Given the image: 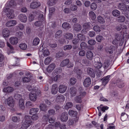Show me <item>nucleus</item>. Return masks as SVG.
<instances>
[{"label": "nucleus", "instance_id": "1", "mask_svg": "<svg viewBox=\"0 0 129 129\" xmlns=\"http://www.w3.org/2000/svg\"><path fill=\"white\" fill-rule=\"evenodd\" d=\"M25 121L22 125L21 129H26L32 123V122L30 119L29 115H25Z\"/></svg>", "mask_w": 129, "mask_h": 129}, {"label": "nucleus", "instance_id": "2", "mask_svg": "<svg viewBox=\"0 0 129 129\" xmlns=\"http://www.w3.org/2000/svg\"><path fill=\"white\" fill-rule=\"evenodd\" d=\"M6 9L7 10V12L6 13L7 16L10 19H13L14 18L15 15L14 13V10L12 9H8L7 8Z\"/></svg>", "mask_w": 129, "mask_h": 129}, {"label": "nucleus", "instance_id": "3", "mask_svg": "<svg viewBox=\"0 0 129 129\" xmlns=\"http://www.w3.org/2000/svg\"><path fill=\"white\" fill-rule=\"evenodd\" d=\"M5 103H7L8 105L10 107H13L14 104V100L12 96L9 97L5 101Z\"/></svg>", "mask_w": 129, "mask_h": 129}, {"label": "nucleus", "instance_id": "4", "mask_svg": "<svg viewBox=\"0 0 129 129\" xmlns=\"http://www.w3.org/2000/svg\"><path fill=\"white\" fill-rule=\"evenodd\" d=\"M121 1L122 2L119 3L118 4L117 6L118 9L124 12H126L127 5L125 4V3L122 2L121 0Z\"/></svg>", "mask_w": 129, "mask_h": 129}, {"label": "nucleus", "instance_id": "5", "mask_svg": "<svg viewBox=\"0 0 129 129\" xmlns=\"http://www.w3.org/2000/svg\"><path fill=\"white\" fill-rule=\"evenodd\" d=\"M68 113L66 112H64L61 114L60 116V120L62 122H66L68 120Z\"/></svg>", "mask_w": 129, "mask_h": 129}, {"label": "nucleus", "instance_id": "6", "mask_svg": "<svg viewBox=\"0 0 129 129\" xmlns=\"http://www.w3.org/2000/svg\"><path fill=\"white\" fill-rule=\"evenodd\" d=\"M87 74L91 78L95 77V73L94 70L91 68H88L87 69Z\"/></svg>", "mask_w": 129, "mask_h": 129}, {"label": "nucleus", "instance_id": "7", "mask_svg": "<svg viewBox=\"0 0 129 129\" xmlns=\"http://www.w3.org/2000/svg\"><path fill=\"white\" fill-rule=\"evenodd\" d=\"M91 79L90 77H87L85 78L83 82L84 86L86 87H89L91 84Z\"/></svg>", "mask_w": 129, "mask_h": 129}, {"label": "nucleus", "instance_id": "8", "mask_svg": "<svg viewBox=\"0 0 129 129\" xmlns=\"http://www.w3.org/2000/svg\"><path fill=\"white\" fill-rule=\"evenodd\" d=\"M81 25L80 24L76 23L74 24L73 26V30L76 31L78 32L82 29Z\"/></svg>", "mask_w": 129, "mask_h": 129}, {"label": "nucleus", "instance_id": "9", "mask_svg": "<svg viewBox=\"0 0 129 129\" xmlns=\"http://www.w3.org/2000/svg\"><path fill=\"white\" fill-rule=\"evenodd\" d=\"M41 5V4L39 2H32L30 5V7L33 9H35L38 7H40Z\"/></svg>", "mask_w": 129, "mask_h": 129}, {"label": "nucleus", "instance_id": "10", "mask_svg": "<svg viewBox=\"0 0 129 129\" xmlns=\"http://www.w3.org/2000/svg\"><path fill=\"white\" fill-rule=\"evenodd\" d=\"M19 19L21 22H25L27 20L26 16L24 14H21L19 15L18 17Z\"/></svg>", "mask_w": 129, "mask_h": 129}, {"label": "nucleus", "instance_id": "11", "mask_svg": "<svg viewBox=\"0 0 129 129\" xmlns=\"http://www.w3.org/2000/svg\"><path fill=\"white\" fill-rule=\"evenodd\" d=\"M9 40L10 43L13 45L16 44L18 42V39L15 37H11L9 39Z\"/></svg>", "mask_w": 129, "mask_h": 129}, {"label": "nucleus", "instance_id": "12", "mask_svg": "<svg viewBox=\"0 0 129 129\" xmlns=\"http://www.w3.org/2000/svg\"><path fill=\"white\" fill-rule=\"evenodd\" d=\"M43 46L41 47L40 49V51H43V54L45 56H46L49 55L50 54V52L46 48H44L43 51Z\"/></svg>", "mask_w": 129, "mask_h": 129}, {"label": "nucleus", "instance_id": "13", "mask_svg": "<svg viewBox=\"0 0 129 129\" xmlns=\"http://www.w3.org/2000/svg\"><path fill=\"white\" fill-rule=\"evenodd\" d=\"M115 47L113 45L110 46V47H106L105 49L106 52L110 54H112L113 52V50L115 49Z\"/></svg>", "mask_w": 129, "mask_h": 129}, {"label": "nucleus", "instance_id": "14", "mask_svg": "<svg viewBox=\"0 0 129 129\" xmlns=\"http://www.w3.org/2000/svg\"><path fill=\"white\" fill-rule=\"evenodd\" d=\"M58 91V86L57 84H55L53 85L51 89V93L52 94H55Z\"/></svg>", "mask_w": 129, "mask_h": 129}, {"label": "nucleus", "instance_id": "15", "mask_svg": "<svg viewBox=\"0 0 129 129\" xmlns=\"http://www.w3.org/2000/svg\"><path fill=\"white\" fill-rule=\"evenodd\" d=\"M67 86L65 85H61L58 87L59 91L61 93H64L66 90Z\"/></svg>", "mask_w": 129, "mask_h": 129}, {"label": "nucleus", "instance_id": "16", "mask_svg": "<svg viewBox=\"0 0 129 129\" xmlns=\"http://www.w3.org/2000/svg\"><path fill=\"white\" fill-rule=\"evenodd\" d=\"M29 98L31 101L34 102L37 100V94L36 93L31 92L29 94Z\"/></svg>", "mask_w": 129, "mask_h": 129}, {"label": "nucleus", "instance_id": "17", "mask_svg": "<svg viewBox=\"0 0 129 129\" xmlns=\"http://www.w3.org/2000/svg\"><path fill=\"white\" fill-rule=\"evenodd\" d=\"M55 65L54 63H52L50 64L47 67V71L48 72H51L55 68Z\"/></svg>", "mask_w": 129, "mask_h": 129}, {"label": "nucleus", "instance_id": "18", "mask_svg": "<svg viewBox=\"0 0 129 129\" xmlns=\"http://www.w3.org/2000/svg\"><path fill=\"white\" fill-rule=\"evenodd\" d=\"M77 90L75 87L71 88L70 89V92L71 95L72 96H75Z\"/></svg>", "mask_w": 129, "mask_h": 129}, {"label": "nucleus", "instance_id": "19", "mask_svg": "<svg viewBox=\"0 0 129 129\" xmlns=\"http://www.w3.org/2000/svg\"><path fill=\"white\" fill-rule=\"evenodd\" d=\"M33 14H30L29 18V21H32L35 18V16L38 15V12L37 11H34L33 12Z\"/></svg>", "mask_w": 129, "mask_h": 129}, {"label": "nucleus", "instance_id": "20", "mask_svg": "<svg viewBox=\"0 0 129 129\" xmlns=\"http://www.w3.org/2000/svg\"><path fill=\"white\" fill-rule=\"evenodd\" d=\"M10 34L9 31L8 29H4L3 30L2 34L3 36L5 38H7L8 37Z\"/></svg>", "mask_w": 129, "mask_h": 129}, {"label": "nucleus", "instance_id": "21", "mask_svg": "<svg viewBox=\"0 0 129 129\" xmlns=\"http://www.w3.org/2000/svg\"><path fill=\"white\" fill-rule=\"evenodd\" d=\"M16 24V21L15 20H10L8 21L6 23L7 26L9 27L15 25Z\"/></svg>", "mask_w": 129, "mask_h": 129}, {"label": "nucleus", "instance_id": "22", "mask_svg": "<svg viewBox=\"0 0 129 129\" xmlns=\"http://www.w3.org/2000/svg\"><path fill=\"white\" fill-rule=\"evenodd\" d=\"M69 62V60L68 59H66L63 60L61 62L60 66L61 67H63L67 66Z\"/></svg>", "mask_w": 129, "mask_h": 129}, {"label": "nucleus", "instance_id": "23", "mask_svg": "<svg viewBox=\"0 0 129 129\" xmlns=\"http://www.w3.org/2000/svg\"><path fill=\"white\" fill-rule=\"evenodd\" d=\"M86 56L88 59L91 60L93 57V54L91 51H88L86 53Z\"/></svg>", "mask_w": 129, "mask_h": 129}, {"label": "nucleus", "instance_id": "24", "mask_svg": "<svg viewBox=\"0 0 129 129\" xmlns=\"http://www.w3.org/2000/svg\"><path fill=\"white\" fill-rule=\"evenodd\" d=\"M110 76V75H108L103 78L102 79L103 83L105 84H107L110 80L109 78Z\"/></svg>", "mask_w": 129, "mask_h": 129}, {"label": "nucleus", "instance_id": "25", "mask_svg": "<svg viewBox=\"0 0 129 129\" xmlns=\"http://www.w3.org/2000/svg\"><path fill=\"white\" fill-rule=\"evenodd\" d=\"M39 109L38 108H32L30 110L29 113L30 115L36 114L39 111Z\"/></svg>", "mask_w": 129, "mask_h": 129}, {"label": "nucleus", "instance_id": "26", "mask_svg": "<svg viewBox=\"0 0 129 129\" xmlns=\"http://www.w3.org/2000/svg\"><path fill=\"white\" fill-rule=\"evenodd\" d=\"M74 70V72L78 75H81L82 73L81 69L79 67H75Z\"/></svg>", "mask_w": 129, "mask_h": 129}, {"label": "nucleus", "instance_id": "27", "mask_svg": "<svg viewBox=\"0 0 129 129\" xmlns=\"http://www.w3.org/2000/svg\"><path fill=\"white\" fill-rule=\"evenodd\" d=\"M68 113L70 116L74 117L76 116L78 114L77 112V111L73 110H70L69 111Z\"/></svg>", "mask_w": 129, "mask_h": 129}, {"label": "nucleus", "instance_id": "28", "mask_svg": "<svg viewBox=\"0 0 129 129\" xmlns=\"http://www.w3.org/2000/svg\"><path fill=\"white\" fill-rule=\"evenodd\" d=\"M64 36L66 39L71 40L73 38V35L71 33L67 32L64 34Z\"/></svg>", "mask_w": 129, "mask_h": 129}, {"label": "nucleus", "instance_id": "29", "mask_svg": "<svg viewBox=\"0 0 129 129\" xmlns=\"http://www.w3.org/2000/svg\"><path fill=\"white\" fill-rule=\"evenodd\" d=\"M19 106L20 108L22 109H23L24 108V102L23 99L22 98L20 99H19Z\"/></svg>", "mask_w": 129, "mask_h": 129}, {"label": "nucleus", "instance_id": "30", "mask_svg": "<svg viewBox=\"0 0 129 129\" xmlns=\"http://www.w3.org/2000/svg\"><path fill=\"white\" fill-rule=\"evenodd\" d=\"M91 23L90 22H87L84 24L83 27L85 29H90L91 28Z\"/></svg>", "mask_w": 129, "mask_h": 129}, {"label": "nucleus", "instance_id": "31", "mask_svg": "<svg viewBox=\"0 0 129 129\" xmlns=\"http://www.w3.org/2000/svg\"><path fill=\"white\" fill-rule=\"evenodd\" d=\"M40 107L41 110L44 112L46 111L47 109V106L44 103L41 104L40 105Z\"/></svg>", "mask_w": 129, "mask_h": 129}, {"label": "nucleus", "instance_id": "32", "mask_svg": "<svg viewBox=\"0 0 129 129\" xmlns=\"http://www.w3.org/2000/svg\"><path fill=\"white\" fill-rule=\"evenodd\" d=\"M62 27L65 29L68 30L71 28V26L70 25L69 23L67 22H64L62 25Z\"/></svg>", "mask_w": 129, "mask_h": 129}, {"label": "nucleus", "instance_id": "33", "mask_svg": "<svg viewBox=\"0 0 129 129\" xmlns=\"http://www.w3.org/2000/svg\"><path fill=\"white\" fill-rule=\"evenodd\" d=\"M44 22V21L40 20V19L38 20V21H36L35 23V25L36 26L39 27L42 25Z\"/></svg>", "mask_w": 129, "mask_h": 129}, {"label": "nucleus", "instance_id": "34", "mask_svg": "<svg viewBox=\"0 0 129 129\" xmlns=\"http://www.w3.org/2000/svg\"><path fill=\"white\" fill-rule=\"evenodd\" d=\"M82 98L80 95L77 96L74 99V100L75 102L78 103H81L82 102Z\"/></svg>", "mask_w": 129, "mask_h": 129}, {"label": "nucleus", "instance_id": "35", "mask_svg": "<svg viewBox=\"0 0 129 129\" xmlns=\"http://www.w3.org/2000/svg\"><path fill=\"white\" fill-rule=\"evenodd\" d=\"M78 39L80 41H84L85 39V37L84 35L81 34H78L77 35Z\"/></svg>", "mask_w": 129, "mask_h": 129}, {"label": "nucleus", "instance_id": "36", "mask_svg": "<svg viewBox=\"0 0 129 129\" xmlns=\"http://www.w3.org/2000/svg\"><path fill=\"white\" fill-rule=\"evenodd\" d=\"M13 88L11 87H8L5 88L3 89V91L6 92H9L13 91Z\"/></svg>", "mask_w": 129, "mask_h": 129}, {"label": "nucleus", "instance_id": "37", "mask_svg": "<svg viewBox=\"0 0 129 129\" xmlns=\"http://www.w3.org/2000/svg\"><path fill=\"white\" fill-rule=\"evenodd\" d=\"M62 34V31L59 30L57 31L55 35V38L56 39L59 38L61 36Z\"/></svg>", "mask_w": 129, "mask_h": 129}, {"label": "nucleus", "instance_id": "38", "mask_svg": "<svg viewBox=\"0 0 129 129\" xmlns=\"http://www.w3.org/2000/svg\"><path fill=\"white\" fill-rule=\"evenodd\" d=\"M94 66L96 68L99 69L101 68L102 67L103 64L101 62L95 61Z\"/></svg>", "mask_w": 129, "mask_h": 129}, {"label": "nucleus", "instance_id": "39", "mask_svg": "<svg viewBox=\"0 0 129 129\" xmlns=\"http://www.w3.org/2000/svg\"><path fill=\"white\" fill-rule=\"evenodd\" d=\"M97 21L99 23L101 24H103L105 22V20L104 18L100 16H98Z\"/></svg>", "mask_w": 129, "mask_h": 129}, {"label": "nucleus", "instance_id": "40", "mask_svg": "<svg viewBox=\"0 0 129 129\" xmlns=\"http://www.w3.org/2000/svg\"><path fill=\"white\" fill-rule=\"evenodd\" d=\"M96 41L99 42L104 40V39L103 37L100 35L97 36L96 37Z\"/></svg>", "mask_w": 129, "mask_h": 129}, {"label": "nucleus", "instance_id": "41", "mask_svg": "<svg viewBox=\"0 0 129 129\" xmlns=\"http://www.w3.org/2000/svg\"><path fill=\"white\" fill-rule=\"evenodd\" d=\"M40 40L38 37L35 38L33 40V44L34 45L37 46L39 43Z\"/></svg>", "mask_w": 129, "mask_h": 129}, {"label": "nucleus", "instance_id": "42", "mask_svg": "<svg viewBox=\"0 0 129 129\" xmlns=\"http://www.w3.org/2000/svg\"><path fill=\"white\" fill-rule=\"evenodd\" d=\"M4 59V55L2 54H0V67H2L4 65V63L3 61Z\"/></svg>", "mask_w": 129, "mask_h": 129}, {"label": "nucleus", "instance_id": "43", "mask_svg": "<svg viewBox=\"0 0 129 129\" xmlns=\"http://www.w3.org/2000/svg\"><path fill=\"white\" fill-rule=\"evenodd\" d=\"M89 15L90 18L93 20H94L96 17L95 13L92 11H90L89 12Z\"/></svg>", "mask_w": 129, "mask_h": 129}, {"label": "nucleus", "instance_id": "44", "mask_svg": "<svg viewBox=\"0 0 129 129\" xmlns=\"http://www.w3.org/2000/svg\"><path fill=\"white\" fill-rule=\"evenodd\" d=\"M16 4L14 0H11L9 4V6L10 7L14 8L16 6Z\"/></svg>", "mask_w": 129, "mask_h": 129}, {"label": "nucleus", "instance_id": "45", "mask_svg": "<svg viewBox=\"0 0 129 129\" xmlns=\"http://www.w3.org/2000/svg\"><path fill=\"white\" fill-rule=\"evenodd\" d=\"M19 47L21 49L25 50L27 48V46L26 44L22 43L19 45Z\"/></svg>", "mask_w": 129, "mask_h": 129}, {"label": "nucleus", "instance_id": "46", "mask_svg": "<svg viewBox=\"0 0 129 129\" xmlns=\"http://www.w3.org/2000/svg\"><path fill=\"white\" fill-rule=\"evenodd\" d=\"M73 106V103L71 102H69L66 103L64 108L66 109H68L69 108L72 107Z\"/></svg>", "mask_w": 129, "mask_h": 129}, {"label": "nucleus", "instance_id": "47", "mask_svg": "<svg viewBox=\"0 0 129 129\" xmlns=\"http://www.w3.org/2000/svg\"><path fill=\"white\" fill-rule=\"evenodd\" d=\"M125 19L124 16L121 15L118 18L117 20L119 22H123L125 20Z\"/></svg>", "mask_w": 129, "mask_h": 129}, {"label": "nucleus", "instance_id": "48", "mask_svg": "<svg viewBox=\"0 0 129 129\" xmlns=\"http://www.w3.org/2000/svg\"><path fill=\"white\" fill-rule=\"evenodd\" d=\"M49 117V116L47 114H45L44 115L43 117V121L44 122L45 124H47Z\"/></svg>", "mask_w": 129, "mask_h": 129}, {"label": "nucleus", "instance_id": "49", "mask_svg": "<svg viewBox=\"0 0 129 129\" xmlns=\"http://www.w3.org/2000/svg\"><path fill=\"white\" fill-rule=\"evenodd\" d=\"M112 14L114 16L117 17L120 14V11L117 10H114L112 12Z\"/></svg>", "mask_w": 129, "mask_h": 129}, {"label": "nucleus", "instance_id": "50", "mask_svg": "<svg viewBox=\"0 0 129 129\" xmlns=\"http://www.w3.org/2000/svg\"><path fill=\"white\" fill-rule=\"evenodd\" d=\"M80 46L82 49H85L87 47V45L86 43L83 42L80 43Z\"/></svg>", "mask_w": 129, "mask_h": 129}, {"label": "nucleus", "instance_id": "51", "mask_svg": "<svg viewBox=\"0 0 129 129\" xmlns=\"http://www.w3.org/2000/svg\"><path fill=\"white\" fill-rule=\"evenodd\" d=\"M110 65V63L108 60H105L103 63V67L105 69L107 68Z\"/></svg>", "mask_w": 129, "mask_h": 129}, {"label": "nucleus", "instance_id": "52", "mask_svg": "<svg viewBox=\"0 0 129 129\" xmlns=\"http://www.w3.org/2000/svg\"><path fill=\"white\" fill-rule=\"evenodd\" d=\"M72 46L71 45H67L64 46L63 48V50L66 51L67 50H70L72 48Z\"/></svg>", "mask_w": 129, "mask_h": 129}, {"label": "nucleus", "instance_id": "53", "mask_svg": "<svg viewBox=\"0 0 129 129\" xmlns=\"http://www.w3.org/2000/svg\"><path fill=\"white\" fill-rule=\"evenodd\" d=\"M93 30L97 32H99L101 31V28L99 26L95 25L93 27Z\"/></svg>", "mask_w": 129, "mask_h": 129}, {"label": "nucleus", "instance_id": "54", "mask_svg": "<svg viewBox=\"0 0 129 129\" xmlns=\"http://www.w3.org/2000/svg\"><path fill=\"white\" fill-rule=\"evenodd\" d=\"M90 7L92 10H94L97 8V5L95 3H92Z\"/></svg>", "mask_w": 129, "mask_h": 129}, {"label": "nucleus", "instance_id": "55", "mask_svg": "<svg viewBox=\"0 0 129 129\" xmlns=\"http://www.w3.org/2000/svg\"><path fill=\"white\" fill-rule=\"evenodd\" d=\"M56 56L57 57L60 58L64 56V53L63 52H59L56 54Z\"/></svg>", "mask_w": 129, "mask_h": 129}, {"label": "nucleus", "instance_id": "56", "mask_svg": "<svg viewBox=\"0 0 129 129\" xmlns=\"http://www.w3.org/2000/svg\"><path fill=\"white\" fill-rule=\"evenodd\" d=\"M76 79L74 78H71L70 79V84L72 85L75 84L76 82Z\"/></svg>", "mask_w": 129, "mask_h": 129}, {"label": "nucleus", "instance_id": "57", "mask_svg": "<svg viewBox=\"0 0 129 129\" xmlns=\"http://www.w3.org/2000/svg\"><path fill=\"white\" fill-rule=\"evenodd\" d=\"M23 35V33L21 31H19L16 33V36L19 38H21Z\"/></svg>", "mask_w": 129, "mask_h": 129}, {"label": "nucleus", "instance_id": "58", "mask_svg": "<svg viewBox=\"0 0 129 129\" xmlns=\"http://www.w3.org/2000/svg\"><path fill=\"white\" fill-rule=\"evenodd\" d=\"M22 81L24 83L28 82L30 81V79L26 77H24L22 78Z\"/></svg>", "mask_w": 129, "mask_h": 129}, {"label": "nucleus", "instance_id": "59", "mask_svg": "<svg viewBox=\"0 0 129 129\" xmlns=\"http://www.w3.org/2000/svg\"><path fill=\"white\" fill-rule=\"evenodd\" d=\"M51 58L47 57L45 60L44 63L45 65H48L49 64L51 61Z\"/></svg>", "mask_w": 129, "mask_h": 129}, {"label": "nucleus", "instance_id": "60", "mask_svg": "<svg viewBox=\"0 0 129 129\" xmlns=\"http://www.w3.org/2000/svg\"><path fill=\"white\" fill-rule=\"evenodd\" d=\"M12 120L13 122H19L20 121V118H18L17 117L14 116H13L12 118Z\"/></svg>", "mask_w": 129, "mask_h": 129}, {"label": "nucleus", "instance_id": "61", "mask_svg": "<svg viewBox=\"0 0 129 129\" xmlns=\"http://www.w3.org/2000/svg\"><path fill=\"white\" fill-rule=\"evenodd\" d=\"M82 62L83 64L86 65H87L89 64V61L86 59H83L82 61Z\"/></svg>", "mask_w": 129, "mask_h": 129}, {"label": "nucleus", "instance_id": "62", "mask_svg": "<svg viewBox=\"0 0 129 129\" xmlns=\"http://www.w3.org/2000/svg\"><path fill=\"white\" fill-rule=\"evenodd\" d=\"M79 93L80 94L79 95H80V96H82V97H84L86 94V92L85 91H82L81 90H80Z\"/></svg>", "mask_w": 129, "mask_h": 129}, {"label": "nucleus", "instance_id": "63", "mask_svg": "<svg viewBox=\"0 0 129 129\" xmlns=\"http://www.w3.org/2000/svg\"><path fill=\"white\" fill-rule=\"evenodd\" d=\"M95 43V41L92 39L90 40L88 42V44L91 45H94Z\"/></svg>", "mask_w": 129, "mask_h": 129}, {"label": "nucleus", "instance_id": "64", "mask_svg": "<svg viewBox=\"0 0 129 129\" xmlns=\"http://www.w3.org/2000/svg\"><path fill=\"white\" fill-rule=\"evenodd\" d=\"M58 42L59 43L61 44H63L66 42V40L63 38L60 39L58 40Z\"/></svg>", "mask_w": 129, "mask_h": 129}]
</instances>
